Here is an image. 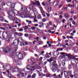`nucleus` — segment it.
Instances as JSON below:
<instances>
[{"label":"nucleus","instance_id":"obj_1","mask_svg":"<svg viewBox=\"0 0 78 78\" xmlns=\"http://www.w3.org/2000/svg\"><path fill=\"white\" fill-rule=\"evenodd\" d=\"M23 54L17 52L16 53V56L14 57L15 62L16 63L18 62L20 59H23Z\"/></svg>","mask_w":78,"mask_h":78},{"label":"nucleus","instance_id":"obj_2","mask_svg":"<svg viewBox=\"0 0 78 78\" xmlns=\"http://www.w3.org/2000/svg\"><path fill=\"white\" fill-rule=\"evenodd\" d=\"M14 6H15V4L14 3H12L11 4V7L10 8V10L13 13L16 14V12H18L16 10H14Z\"/></svg>","mask_w":78,"mask_h":78},{"label":"nucleus","instance_id":"obj_3","mask_svg":"<svg viewBox=\"0 0 78 78\" xmlns=\"http://www.w3.org/2000/svg\"><path fill=\"white\" fill-rule=\"evenodd\" d=\"M31 4H32L33 5L36 6V5H37V6H41V4H40V2L39 1H36L35 2H34L33 1H31L30 2Z\"/></svg>","mask_w":78,"mask_h":78},{"label":"nucleus","instance_id":"obj_4","mask_svg":"<svg viewBox=\"0 0 78 78\" xmlns=\"http://www.w3.org/2000/svg\"><path fill=\"white\" fill-rule=\"evenodd\" d=\"M3 37L5 39H7L8 37V33L6 32H4L2 34Z\"/></svg>","mask_w":78,"mask_h":78},{"label":"nucleus","instance_id":"obj_5","mask_svg":"<svg viewBox=\"0 0 78 78\" xmlns=\"http://www.w3.org/2000/svg\"><path fill=\"white\" fill-rule=\"evenodd\" d=\"M13 44L15 46H17L19 45V41L16 39H15L13 41Z\"/></svg>","mask_w":78,"mask_h":78},{"label":"nucleus","instance_id":"obj_6","mask_svg":"<svg viewBox=\"0 0 78 78\" xmlns=\"http://www.w3.org/2000/svg\"><path fill=\"white\" fill-rule=\"evenodd\" d=\"M58 3H59V1H55L53 3V6H54V7L57 6H58Z\"/></svg>","mask_w":78,"mask_h":78},{"label":"nucleus","instance_id":"obj_7","mask_svg":"<svg viewBox=\"0 0 78 78\" xmlns=\"http://www.w3.org/2000/svg\"><path fill=\"white\" fill-rule=\"evenodd\" d=\"M13 71L15 72H20L21 71V69L16 67L14 69Z\"/></svg>","mask_w":78,"mask_h":78},{"label":"nucleus","instance_id":"obj_8","mask_svg":"<svg viewBox=\"0 0 78 78\" xmlns=\"http://www.w3.org/2000/svg\"><path fill=\"white\" fill-rule=\"evenodd\" d=\"M11 51V49L9 48H7L5 49V53H10V52Z\"/></svg>","mask_w":78,"mask_h":78},{"label":"nucleus","instance_id":"obj_9","mask_svg":"<svg viewBox=\"0 0 78 78\" xmlns=\"http://www.w3.org/2000/svg\"><path fill=\"white\" fill-rule=\"evenodd\" d=\"M53 56L56 57L59 55V52L57 51H55L53 54Z\"/></svg>","mask_w":78,"mask_h":78},{"label":"nucleus","instance_id":"obj_10","mask_svg":"<svg viewBox=\"0 0 78 78\" xmlns=\"http://www.w3.org/2000/svg\"><path fill=\"white\" fill-rule=\"evenodd\" d=\"M29 67H31V65H27V66L26 67V68L28 70H30V71H33V69H31L30 68H29Z\"/></svg>","mask_w":78,"mask_h":78},{"label":"nucleus","instance_id":"obj_11","mask_svg":"<svg viewBox=\"0 0 78 78\" xmlns=\"http://www.w3.org/2000/svg\"><path fill=\"white\" fill-rule=\"evenodd\" d=\"M66 56H67L69 58V60H70L71 59H72V56L70 54H67L66 55Z\"/></svg>","mask_w":78,"mask_h":78},{"label":"nucleus","instance_id":"obj_12","mask_svg":"<svg viewBox=\"0 0 78 78\" xmlns=\"http://www.w3.org/2000/svg\"><path fill=\"white\" fill-rule=\"evenodd\" d=\"M33 10L34 14L36 15L38 14V12H37V11L36 9L34 8Z\"/></svg>","mask_w":78,"mask_h":78},{"label":"nucleus","instance_id":"obj_13","mask_svg":"<svg viewBox=\"0 0 78 78\" xmlns=\"http://www.w3.org/2000/svg\"><path fill=\"white\" fill-rule=\"evenodd\" d=\"M51 0H49L48 1H47L46 2V5H50L51 4L50 1Z\"/></svg>","mask_w":78,"mask_h":78},{"label":"nucleus","instance_id":"obj_14","mask_svg":"<svg viewBox=\"0 0 78 78\" xmlns=\"http://www.w3.org/2000/svg\"><path fill=\"white\" fill-rule=\"evenodd\" d=\"M64 74L66 76H69V73H68V72L66 71H64Z\"/></svg>","mask_w":78,"mask_h":78},{"label":"nucleus","instance_id":"obj_15","mask_svg":"<svg viewBox=\"0 0 78 78\" xmlns=\"http://www.w3.org/2000/svg\"><path fill=\"white\" fill-rule=\"evenodd\" d=\"M47 61L49 62H52V61H53V58H52V57H51L49 59H47Z\"/></svg>","mask_w":78,"mask_h":78},{"label":"nucleus","instance_id":"obj_16","mask_svg":"<svg viewBox=\"0 0 78 78\" xmlns=\"http://www.w3.org/2000/svg\"><path fill=\"white\" fill-rule=\"evenodd\" d=\"M2 8H3V7L2 6L0 5V15H1L2 14V13H3V12L2 11Z\"/></svg>","mask_w":78,"mask_h":78},{"label":"nucleus","instance_id":"obj_17","mask_svg":"<svg viewBox=\"0 0 78 78\" xmlns=\"http://www.w3.org/2000/svg\"><path fill=\"white\" fill-rule=\"evenodd\" d=\"M52 65L54 66H58V65L56 64V62L55 61L52 62Z\"/></svg>","mask_w":78,"mask_h":78},{"label":"nucleus","instance_id":"obj_18","mask_svg":"<svg viewBox=\"0 0 78 78\" xmlns=\"http://www.w3.org/2000/svg\"><path fill=\"white\" fill-rule=\"evenodd\" d=\"M74 50L76 53L78 52V48L76 47H75L74 48Z\"/></svg>","mask_w":78,"mask_h":78},{"label":"nucleus","instance_id":"obj_19","mask_svg":"<svg viewBox=\"0 0 78 78\" xmlns=\"http://www.w3.org/2000/svg\"><path fill=\"white\" fill-rule=\"evenodd\" d=\"M19 42H20V43H22V42H23V39H22V38H18V41Z\"/></svg>","mask_w":78,"mask_h":78},{"label":"nucleus","instance_id":"obj_20","mask_svg":"<svg viewBox=\"0 0 78 78\" xmlns=\"http://www.w3.org/2000/svg\"><path fill=\"white\" fill-rule=\"evenodd\" d=\"M28 12V10H27V8L26 7H25L24 8V9L23 12V13H25V12Z\"/></svg>","mask_w":78,"mask_h":78},{"label":"nucleus","instance_id":"obj_21","mask_svg":"<svg viewBox=\"0 0 78 78\" xmlns=\"http://www.w3.org/2000/svg\"><path fill=\"white\" fill-rule=\"evenodd\" d=\"M12 4V3L11 2H10L9 1H8L7 2V6H11V4Z\"/></svg>","mask_w":78,"mask_h":78},{"label":"nucleus","instance_id":"obj_22","mask_svg":"<svg viewBox=\"0 0 78 78\" xmlns=\"http://www.w3.org/2000/svg\"><path fill=\"white\" fill-rule=\"evenodd\" d=\"M68 7H70V8H72V7H73V8H74V4L71 5L70 4H68Z\"/></svg>","mask_w":78,"mask_h":78},{"label":"nucleus","instance_id":"obj_23","mask_svg":"<svg viewBox=\"0 0 78 78\" xmlns=\"http://www.w3.org/2000/svg\"><path fill=\"white\" fill-rule=\"evenodd\" d=\"M52 70L53 72H55L56 71V68L55 67H54L52 69Z\"/></svg>","mask_w":78,"mask_h":78},{"label":"nucleus","instance_id":"obj_24","mask_svg":"<svg viewBox=\"0 0 78 78\" xmlns=\"http://www.w3.org/2000/svg\"><path fill=\"white\" fill-rule=\"evenodd\" d=\"M35 67L37 69H40V66L37 64H36L35 65Z\"/></svg>","mask_w":78,"mask_h":78},{"label":"nucleus","instance_id":"obj_25","mask_svg":"<svg viewBox=\"0 0 78 78\" xmlns=\"http://www.w3.org/2000/svg\"><path fill=\"white\" fill-rule=\"evenodd\" d=\"M51 11V7H49L48 8V12H50Z\"/></svg>","mask_w":78,"mask_h":78},{"label":"nucleus","instance_id":"obj_26","mask_svg":"<svg viewBox=\"0 0 78 78\" xmlns=\"http://www.w3.org/2000/svg\"><path fill=\"white\" fill-rule=\"evenodd\" d=\"M65 16V17L66 18H69V15H68V14H67V13H65L64 15Z\"/></svg>","mask_w":78,"mask_h":78},{"label":"nucleus","instance_id":"obj_27","mask_svg":"<svg viewBox=\"0 0 78 78\" xmlns=\"http://www.w3.org/2000/svg\"><path fill=\"white\" fill-rule=\"evenodd\" d=\"M13 76L11 75V74H8V77H9V78H12V77H13Z\"/></svg>","mask_w":78,"mask_h":78},{"label":"nucleus","instance_id":"obj_28","mask_svg":"<svg viewBox=\"0 0 78 78\" xmlns=\"http://www.w3.org/2000/svg\"><path fill=\"white\" fill-rule=\"evenodd\" d=\"M36 74L34 73L32 75V78H36Z\"/></svg>","mask_w":78,"mask_h":78},{"label":"nucleus","instance_id":"obj_29","mask_svg":"<svg viewBox=\"0 0 78 78\" xmlns=\"http://www.w3.org/2000/svg\"><path fill=\"white\" fill-rule=\"evenodd\" d=\"M62 64L63 66H64L66 64V62H65V61L63 60L62 62Z\"/></svg>","mask_w":78,"mask_h":78},{"label":"nucleus","instance_id":"obj_30","mask_svg":"<svg viewBox=\"0 0 78 78\" xmlns=\"http://www.w3.org/2000/svg\"><path fill=\"white\" fill-rule=\"evenodd\" d=\"M4 20L3 17H2V16H0V21L3 22Z\"/></svg>","mask_w":78,"mask_h":78},{"label":"nucleus","instance_id":"obj_31","mask_svg":"<svg viewBox=\"0 0 78 78\" xmlns=\"http://www.w3.org/2000/svg\"><path fill=\"white\" fill-rule=\"evenodd\" d=\"M37 19H42V17L41 15L39 14L38 16Z\"/></svg>","mask_w":78,"mask_h":78},{"label":"nucleus","instance_id":"obj_32","mask_svg":"<svg viewBox=\"0 0 78 78\" xmlns=\"http://www.w3.org/2000/svg\"><path fill=\"white\" fill-rule=\"evenodd\" d=\"M21 76V73H19L17 74V76L19 78H20Z\"/></svg>","mask_w":78,"mask_h":78},{"label":"nucleus","instance_id":"obj_33","mask_svg":"<svg viewBox=\"0 0 78 78\" xmlns=\"http://www.w3.org/2000/svg\"><path fill=\"white\" fill-rule=\"evenodd\" d=\"M36 62H32V63L30 65V66H33V65H34L35 64H36Z\"/></svg>","mask_w":78,"mask_h":78},{"label":"nucleus","instance_id":"obj_34","mask_svg":"<svg viewBox=\"0 0 78 78\" xmlns=\"http://www.w3.org/2000/svg\"><path fill=\"white\" fill-rule=\"evenodd\" d=\"M62 50H63V49H62V48H58V49H57V50H56V51H62Z\"/></svg>","mask_w":78,"mask_h":78},{"label":"nucleus","instance_id":"obj_35","mask_svg":"<svg viewBox=\"0 0 78 78\" xmlns=\"http://www.w3.org/2000/svg\"><path fill=\"white\" fill-rule=\"evenodd\" d=\"M29 12L30 15H31V14H33V13L34 12H33V10H30V11Z\"/></svg>","mask_w":78,"mask_h":78},{"label":"nucleus","instance_id":"obj_36","mask_svg":"<svg viewBox=\"0 0 78 78\" xmlns=\"http://www.w3.org/2000/svg\"><path fill=\"white\" fill-rule=\"evenodd\" d=\"M68 68L69 70H70V69H72V65H69Z\"/></svg>","mask_w":78,"mask_h":78},{"label":"nucleus","instance_id":"obj_37","mask_svg":"<svg viewBox=\"0 0 78 78\" xmlns=\"http://www.w3.org/2000/svg\"><path fill=\"white\" fill-rule=\"evenodd\" d=\"M34 60H35L34 59V58H32L30 59V61H31V62H33V61H34Z\"/></svg>","mask_w":78,"mask_h":78},{"label":"nucleus","instance_id":"obj_38","mask_svg":"<svg viewBox=\"0 0 78 78\" xmlns=\"http://www.w3.org/2000/svg\"><path fill=\"white\" fill-rule=\"evenodd\" d=\"M0 49L1 50H3V51H5V52L6 51V49H5V48H0Z\"/></svg>","mask_w":78,"mask_h":78},{"label":"nucleus","instance_id":"obj_39","mask_svg":"<svg viewBox=\"0 0 78 78\" xmlns=\"http://www.w3.org/2000/svg\"><path fill=\"white\" fill-rule=\"evenodd\" d=\"M23 9H24V8H23V7L22 6H21V9H20V10L21 11H23Z\"/></svg>","mask_w":78,"mask_h":78},{"label":"nucleus","instance_id":"obj_40","mask_svg":"<svg viewBox=\"0 0 78 78\" xmlns=\"http://www.w3.org/2000/svg\"><path fill=\"white\" fill-rule=\"evenodd\" d=\"M25 68H24L23 69H22L21 70V71L20 72H25Z\"/></svg>","mask_w":78,"mask_h":78},{"label":"nucleus","instance_id":"obj_41","mask_svg":"<svg viewBox=\"0 0 78 78\" xmlns=\"http://www.w3.org/2000/svg\"><path fill=\"white\" fill-rule=\"evenodd\" d=\"M28 26H25V27L24 28L25 30H27V29H28Z\"/></svg>","mask_w":78,"mask_h":78},{"label":"nucleus","instance_id":"obj_42","mask_svg":"<svg viewBox=\"0 0 78 78\" xmlns=\"http://www.w3.org/2000/svg\"><path fill=\"white\" fill-rule=\"evenodd\" d=\"M11 41V38L9 37L8 39L7 40V41L8 42H10V41Z\"/></svg>","mask_w":78,"mask_h":78},{"label":"nucleus","instance_id":"obj_43","mask_svg":"<svg viewBox=\"0 0 78 78\" xmlns=\"http://www.w3.org/2000/svg\"><path fill=\"white\" fill-rule=\"evenodd\" d=\"M39 8L40 10H41V11L43 10V9L42 8V7H41V6L39 7Z\"/></svg>","mask_w":78,"mask_h":78},{"label":"nucleus","instance_id":"obj_44","mask_svg":"<svg viewBox=\"0 0 78 78\" xmlns=\"http://www.w3.org/2000/svg\"><path fill=\"white\" fill-rule=\"evenodd\" d=\"M0 28L1 30H5V28L2 27H0Z\"/></svg>","mask_w":78,"mask_h":78},{"label":"nucleus","instance_id":"obj_45","mask_svg":"<svg viewBox=\"0 0 78 78\" xmlns=\"http://www.w3.org/2000/svg\"><path fill=\"white\" fill-rule=\"evenodd\" d=\"M20 16L21 17H22V18H23V17H25V15L23 14H21L20 15Z\"/></svg>","mask_w":78,"mask_h":78},{"label":"nucleus","instance_id":"obj_46","mask_svg":"<svg viewBox=\"0 0 78 78\" xmlns=\"http://www.w3.org/2000/svg\"><path fill=\"white\" fill-rule=\"evenodd\" d=\"M14 20H15V21H17V20H18V19L17 17H15L14 19Z\"/></svg>","mask_w":78,"mask_h":78},{"label":"nucleus","instance_id":"obj_47","mask_svg":"<svg viewBox=\"0 0 78 78\" xmlns=\"http://www.w3.org/2000/svg\"><path fill=\"white\" fill-rule=\"evenodd\" d=\"M17 49H15V50L14 51H12V53H14L15 52H16V51H17Z\"/></svg>","mask_w":78,"mask_h":78},{"label":"nucleus","instance_id":"obj_48","mask_svg":"<svg viewBox=\"0 0 78 78\" xmlns=\"http://www.w3.org/2000/svg\"><path fill=\"white\" fill-rule=\"evenodd\" d=\"M37 30L39 32V33H41V32H42V30H40L39 29H37Z\"/></svg>","mask_w":78,"mask_h":78},{"label":"nucleus","instance_id":"obj_49","mask_svg":"<svg viewBox=\"0 0 78 78\" xmlns=\"http://www.w3.org/2000/svg\"><path fill=\"white\" fill-rule=\"evenodd\" d=\"M30 29H32V30H35V29H36V28L34 27H31V28H30Z\"/></svg>","mask_w":78,"mask_h":78},{"label":"nucleus","instance_id":"obj_50","mask_svg":"<svg viewBox=\"0 0 78 78\" xmlns=\"http://www.w3.org/2000/svg\"><path fill=\"white\" fill-rule=\"evenodd\" d=\"M61 55H67V53L65 52H60Z\"/></svg>","mask_w":78,"mask_h":78},{"label":"nucleus","instance_id":"obj_51","mask_svg":"<svg viewBox=\"0 0 78 78\" xmlns=\"http://www.w3.org/2000/svg\"><path fill=\"white\" fill-rule=\"evenodd\" d=\"M2 6H5V2H2Z\"/></svg>","mask_w":78,"mask_h":78},{"label":"nucleus","instance_id":"obj_52","mask_svg":"<svg viewBox=\"0 0 78 78\" xmlns=\"http://www.w3.org/2000/svg\"><path fill=\"white\" fill-rule=\"evenodd\" d=\"M42 59H43V58L42 57H40L39 59V61H42Z\"/></svg>","mask_w":78,"mask_h":78},{"label":"nucleus","instance_id":"obj_53","mask_svg":"<svg viewBox=\"0 0 78 78\" xmlns=\"http://www.w3.org/2000/svg\"><path fill=\"white\" fill-rule=\"evenodd\" d=\"M41 12L42 14H44V13H45V12L43 10H41Z\"/></svg>","mask_w":78,"mask_h":78},{"label":"nucleus","instance_id":"obj_54","mask_svg":"<svg viewBox=\"0 0 78 78\" xmlns=\"http://www.w3.org/2000/svg\"><path fill=\"white\" fill-rule=\"evenodd\" d=\"M47 47H48V45H46L43 47V48H47Z\"/></svg>","mask_w":78,"mask_h":78},{"label":"nucleus","instance_id":"obj_55","mask_svg":"<svg viewBox=\"0 0 78 78\" xmlns=\"http://www.w3.org/2000/svg\"><path fill=\"white\" fill-rule=\"evenodd\" d=\"M46 58H50V56L49 55H46Z\"/></svg>","mask_w":78,"mask_h":78},{"label":"nucleus","instance_id":"obj_56","mask_svg":"<svg viewBox=\"0 0 78 78\" xmlns=\"http://www.w3.org/2000/svg\"><path fill=\"white\" fill-rule=\"evenodd\" d=\"M23 30V29H22V28H21V29H20L19 30V31H22Z\"/></svg>","mask_w":78,"mask_h":78},{"label":"nucleus","instance_id":"obj_57","mask_svg":"<svg viewBox=\"0 0 78 78\" xmlns=\"http://www.w3.org/2000/svg\"><path fill=\"white\" fill-rule=\"evenodd\" d=\"M21 73V76H23V75H24V73Z\"/></svg>","mask_w":78,"mask_h":78},{"label":"nucleus","instance_id":"obj_58","mask_svg":"<svg viewBox=\"0 0 78 78\" xmlns=\"http://www.w3.org/2000/svg\"><path fill=\"white\" fill-rule=\"evenodd\" d=\"M30 38H32L33 37V35L31 34H30L29 35Z\"/></svg>","mask_w":78,"mask_h":78},{"label":"nucleus","instance_id":"obj_59","mask_svg":"<svg viewBox=\"0 0 78 78\" xmlns=\"http://www.w3.org/2000/svg\"><path fill=\"white\" fill-rule=\"evenodd\" d=\"M59 19H61L62 18V16H61V15H60L59 16Z\"/></svg>","mask_w":78,"mask_h":78},{"label":"nucleus","instance_id":"obj_60","mask_svg":"<svg viewBox=\"0 0 78 78\" xmlns=\"http://www.w3.org/2000/svg\"><path fill=\"white\" fill-rule=\"evenodd\" d=\"M42 20L43 22H45L46 21L45 19L44 18Z\"/></svg>","mask_w":78,"mask_h":78},{"label":"nucleus","instance_id":"obj_61","mask_svg":"<svg viewBox=\"0 0 78 78\" xmlns=\"http://www.w3.org/2000/svg\"><path fill=\"white\" fill-rule=\"evenodd\" d=\"M46 14L47 17H50V14H48L47 13H46Z\"/></svg>","mask_w":78,"mask_h":78},{"label":"nucleus","instance_id":"obj_62","mask_svg":"<svg viewBox=\"0 0 78 78\" xmlns=\"http://www.w3.org/2000/svg\"><path fill=\"white\" fill-rule=\"evenodd\" d=\"M72 23H73V25H75V24H76V22H75L73 21L72 22Z\"/></svg>","mask_w":78,"mask_h":78},{"label":"nucleus","instance_id":"obj_63","mask_svg":"<svg viewBox=\"0 0 78 78\" xmlns=\"http://www.w3.org/2000/svg\"><path fill=\"white\" fill-rule=\"evenodd\" d=\"M49 23L50 25H52V23L51 21H49Z\"/></svg>","mask_w":78,"mask_h":78},{"label":"nucleus","instance_id":"obj_64","mask_svg":"<svg viewBox=\"0 0 78 78\" xmlns=\"http://www.w3.org/2000/svg\"><path fill=\"white\" fill-rule=\"evenodd\" d=\"M69 76H70V77H71V78H73V75H70Z\"/></svg>","mask_w":78,"mask_h":78}]
</instances>
